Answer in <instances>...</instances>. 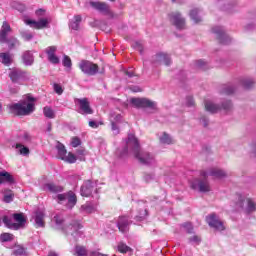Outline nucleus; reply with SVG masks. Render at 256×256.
<instances>
[{"label": "nucleus", "instance_id": "nucleus-1", "mask_svg": "<svg viewBox=\"0 0 256 256\" xmlns=\"http://www.w3.org/2000/svg\"><path fill=\"white\" fill-rule=\"evenodd\" d=\"M128 153L134 155L141 165H155V156L141 149L139 140L133 134H128L126 146L123 149L117 150L119 157H125Z\"/></svg>", "mask_w": 256, "mask_h": 256}, {"label": "nucleus", "instance_id": "nucleus-2", "mask_svg": "<svg viewBox=\"0 0 256 256\" xmlns=\"http://www.w3.org/2000/svg\"><path fill=\"white\" fill-rule=\"evenodd\" d=\"M8 108L10 109V113H13L14 115H31V113L35 112V98L28 94L24 100L10 104Z\"/></svg>", "mask_w": 256, "mask_h": 256}, {"label": "nucleus", "instance_id": "nucleus-50", "mask_svg": "<svg viewBox=\"0 0 256 256\" xmlns=\"http://www.w3.org/2000/svg\"><path fill=\"white\" fill-rule=\"evenodd\" d=\"M147 216V210H141V212L139 213V215L135 216V221H143V219H145V217Z\"/></svg>", "mask_w": 256, "mask_h": 256}, {"label": "nucleus", "instance_id": "nucleus-49", "mask_svg": "<svg viewBox=\"0 0 256 256\" xmlns=\"http://www.w3.org/2000/svg\"><path fill=\"white\" fill-rule=\"evenodd\" d=\"M13 197H14L13 192L8 191L4 195V198H3L4 203H11V201H13Z\"/></svg>", "mask_w": 256, "mask_h": 256}, {"label": "nucleus", "instance_id": "nucleus-14", "mask_svg": "<svg viewBox=\"0 0 256 256\" xmlns=\"http://www.w3.org/2000/svg\"><path fill=\"white\" fill-rule=\"evenodd\" d=\"M91 7L99 11L102 15H106L108 17H113V12L111 11V7L105 2H94L90 1Z\"/></svg>", "mask_w": 256, "mask_h": 256}, {"label": "nucleus", "instance_id": "nucleus-17", "mask_svg": "<svg viewBox=\"0 0 256 256\" xmlns=\"http://www.w3.org/2000/svg\"><path fill=\"white\" fill-rule=\"evenodd\" d=\"M171 23L176 26V29H185V18L179 12H172L168 15Z\"/></svg>", "mask_w": 256, "mask_h": 256}, {"label": "nucleus", "instance_id": "nucleus-45", "mask_svg": "<svg viewBox=\"0 0 256 256\" xmlns=\"http://www.w3.org/2000/svg\"><path fill=\"white\" fill-rule=\"evenodd\" d=\"M12 239L13 235L10 233H3L0 235V241H2V243H7V241H11Z\"/></svg>", "mask_w": 256, "mask_h": 256}, {"label": "nucleus", "instance_id": "nucleus-52", "mask_svg": "<svg viewBox=\"0 0 256 256\" xmlns=\"http://www.w3.org/2000/svg\"><path fill=\"white\" fill-rule=\"evenodd\" d=\"M182 227H184L187 233H193V224L186 222L182 224Z\"/></svg>", "mask_w": 256, "mask_h": 256}, {"label": "nucleus", "instance_id": "nucleus-37", "mask_svg": "<svg viewBox=\"0 0 256 256\" xmlns=\"http://www.w3.org/2000/svg\"><path fill=\"white\" fill-rule=\"evenodd\" d=\"M20 35H21L22 39L25 41H31V39H33V37H34V34L29 30L20 31Z\"/></svg>", "mask_w": 256, "mask_h": 256}, {"label": "nucleus", "instance_id": "nucleus-23", "mask_svg": "<svg viewBox=\"0 0 256 256\" xmlns=\"http://www.w3.org/2000/svg\"><path fill=\"white\" fill-rule=\"evenodd\" d=\"M11 33V25L4 21L0 30V43H7V35Z\"/></svg>", "mask_w": 256, "mask_h": 256}, {"label": "nucleus", "instance_id": "nucleus-43", "mask_svg": "<svg viewBox=\"0 0 256 256\" xmlns=\"http://www.w3.org/2000/svg\"><path fill=\"white\" fill-rule=\"evenodd\" d=\"M86 155H87V152H85V149H78L76 151V159H79V161H85Z\"/></svg>", "mask_w": 256, "mask_h": 256}, {"label": "nucleus", "instance_id": "nucleus-59", "mask_svg": "<svg viewBox=\"0 0 256 256\" xmlns=\"http://www.w3.org/2000/svg\"><path fill=\"white\" fill-rule=\"evenodd\" d=\"M134 47H135V49H137V51H139V53L141 55H143V44L142 43L136 42Z\"/></svg>", "mask_w": 256, "mask_h": 256}, {"label": "nucleus", "instance_id": "nucleus-51", "mask_svg": "<svg viewBox=\"0 0 256 256\" xmlns=\"http://www.w3.org/2000/svg\"><path fill=\"white\" fill-rule=\"evenodd\" d=\"M196 66L199 68V69H203L205 71V69H207V62H205V60H198L196 62Z\"/></svg>", "mask_w": 256, "mask_h": 256}, {"label": "nucleus", "instance_id": "nucleus-48", "mask_svg": "<svg viewBox=\"0 0 256 256\" xmlns=\"http://www.w3.org/2000/svg\"><path fill=\"white\" fill-rule=\"evenodd\" d=\"M76 254L78 256H87V250L83 246H76Z\"/></svg>", "mask_w": 256, "mask_h": 256}, {"label": "nucleus", "instance_id": "nucleus-24", "mask_svg": "<svg viewBox=\"0 0 256 256\" xmlns=\"http://www.w3.org/2000/svg\"><path fill=\"white\" fill-rule=\"evenodd\" d=\"M159 143L161 145H173L175 143V140L173 139V136L167 132H162L159 137Z\"/></svg>", "mask_w": 256, "mask_h": 256}, {"label": "nucleus", "instance_id": "nucleus-44", "mask_svg": "<svg viewBox=\"0 0 256 256\" xmlns=\"http://www.w3.org/2000/svg\"><path fill=\"white\" fill-rule=\"evenodd\" d=\"M185 107H195L193 96H187L184 102Z\"/></svg>", "mask_w": 256, "mask_h": 256}, {"label": "nucleus", "instance_id": "nucleus-34", "mask_svg": "<svg viewBox=\"0 0 256 256\" xmlns=\"http://www.w3.org/2000/svg\"><path fill=\"white\" fill-rule=\"evenodd\" d=\"M235 93V87L231 85H224L220 89V95H233Z\"/></svg>", "mask_w": 256, "mask_h": 256}, {"label": "nucleus", "instance_id": "nucleus-33", "mask_svg": "<svg viewBox=\"0 0 256 256\" xmlns=\"http://www.w3.org/2000/svg\"><path fill=\"white\" fill-rule=\"evenodd\" d=\"M15 148L17 149L18 153H20V155H24V157L31 153L29 147L23 145L22 143H17Z\"/></svg>", "mask_w": 256, "mask_h": 256}, {"label": "nucleus", "instance_id": "nucleus-9", "mask_svg": "<svg viewBox=\"0 0 256 256\" xmlns=\"http://www.w3.org/2000/svg\"><path fill=\"white\" fill-rule=\"evenodd\" d=\"M78 67L84 75H88L89 77H93V75L99 73V66L89 60H81Z\"/></svg>", "mask_w": 256, "mask_h": 256}, {"label": "nucleus", "instance_id": "nucleus-54", "mask_svg": "<svg viewBox=\"0 0 256 256\" xmlns=\"http://www.w3.org/2000/svg\"><path fill=\"white\" fill-rule=\"evenodd\" d=\"M190 243H195L196 245H199L201 243V238L197 235H194L189 238Z\"/></svg>", "mask_w": 256, "mask_h": 256}, {"label": "nucleus", "instance_id": "nucleus-12", "mask_svg": "<svg viewBox=\"0 0 256 256\" xmlns=\"http://www.w3.org/2000/svg\"><path fill=\"white\" fill-rule=\"evenodd\" d=\"M212 33L216 35V38L218 39L219 43L221 45H229L231 43V37L225 33V29L221 26H215L212 28Z\"/></svg>", "mask_w": 256, "mask_h": 256}, {"label": "nucleus", "instance_id": "nucleus-4", "mask_svg": "<svg viewBox=\"0 0 256 256\" xmlns=\"http://www.w3.org/2000/svg\"><path fill=\"white\" fill-rule=\"evenodd\" d=\"M205 109L208 113H219V111H233V102L231 100H223L220 104H217L211 100L205 101Z\"/></svg>", "mask_w": 256, "mask_h": 256}, {"label": "nucleus", "instance_id": "nucleus-26", "mask_svg": "<svg viewBox=\"0 0 256 256\" xmlns=\"http://www.w3.org/2000/svg\"><path fill=\"white\" fill-rule=\"evenodd\" d=\"M96 211H97V206H95V204L91 202H87L86 204H83L80 207L81 213L90 214V213H95Z\"/></svg>", "mask_w": 256, "mask_h": 256}, {"label": "nucleus", "instance_id": "nucleus-5", "mask_svg": "<svg viewBox=\"0 0 256 256\" xmlns=\"http://www.w3.org/2000/svg\"><path fill=\"white\" fill-rule=\"evenodd\" d=\"M209 176H202L200 172L199 178H194L190 181L191 189L194 191H199L200 193H209L211 191V184L208 180Z\"/></svg>", "mask_w": 256, "mask_h": 256}, {"label": "nucleus", "instance_id": "nucleus-64", "mask_svg": "<svg viewBox=\"0 0 256 256\" xmlns=\"http://www.w3.org/2000/svg\"><path fill=\"white\" fill-rule=\"evenodd\" d=\"M144 179L145 181H151L152 179H154V176L152 174H146Z\"/></svg>", "mask_w": 256, "mask_h": 256}, {"label": "nucleus", "instance_id": "nucleus-40", "mask_svg": "<svg viewBox=\"0 0 256 256\" xmlns=\"http://www.w3.org/2000/svg\"><path fill=\"white\" fill-rule=\"evenodd\" d=\"M6 43H8L9 49H15V47H19V45H21V43L15 37L10 38Z\"/></svg>", "mask_w": 256, "mask_h": 256}, {"label": "nucleus", "instance_id": "nucleus-57", "mask_svg": "<svg viewBox=\"0 0 256 256\" xmlns=\"http://www.w3.org/2000/svg\"><path fill=\"white\" fill-rule=\"evenodd\" d=\"M54 91L57 95H63V87L59 84H54Z\"/></svg>", "mask_w": 256, "mask_h": 256}, {"label": "nucleus", "instance_id": "nucleus-56", "mask_svg": "<svg viewBox=\"0 0 256 256\" xmlns=\"http://www.w3.org/2000/svg\"><path fill=\"white\" fill-rule=\"evenodd\" d=\"M72 147H79L81 145V139L74 137L71 141Z\"/></svg>", "mask_w": 256, "mask_h": 256}, {"label": "nucleus", "instance_id": "nucleus-27", "mask_svg": "<svg viewBox=\"0 0 256 256\" xmlns=\"http://www.w3.org/2000/svg\"><path fill=\"white\" fill-rule=\"evenodd\" d=\"M22 61L24 65H26L27 67H31V65H33L35 61V58L33 57V53H31V51L24 52V54L22 55Z\"/></svg>", "mask_w": 256, "mask_h": 256}, {"label": "nucleus", "instance_id": "nucleus-60", "mask_svg": "<svg viewBox=\"0 0 256 256\" xmlns=\"http://www.w3.org/2000/svg\"><path fill=\"white\" fill-rule=\"evenodd\" d=\"M23 141L24 143H30L31 142V136H29V134H24L23 135Z\"/></svg>", "mask_w": 256, "mask_h": 256}, {"label": "nucleus", "instance_id": "nucleus-62", "mask_svg": "<svg viewBox=\"0 0 256 256\" xmlns=\"http://www.w3.org/2000/svg\"><path fill=\"white\" fill-rule=\"evenodd\" d=\"M255 24H248L245 26V31H253L255 29Z\"/></svg>", "mask_w": 256, "mask_h": 256}, {"label": "nucleus", "instance_id": "nucleus-31", "mask_svg": "<svg viewBox=\"0 0 256 256\" xmlns=\"http://www.w3.org/2000/svg\"><path fill=\"white\" fill-rule=\"evenodd\" d=\"M190 18L194 23H201V10L199 9H193L190 11Z\"/></svg>", "mask_w": 256, "mask_h": 256}, {"label": "nucleus", "instance_id": "nucleus-7", "mask_svg": "<svg viewBox=\"0 0 256 256\" xmlns=\"http://www.w3.org/2000/svg\"><path fill=\"white\" fill-rule=\"evenodd\" d=\"M56 199L60 205H65L67 209H73L74 206L77 205V196L75 193H73V191L64 194H58Z\"/></svg>", "mask_w": 256, "mask_h": 256}, {"label": "nucleus", "instance_id": "nucleus-15", "mask_svg": "<svg viewBox=\"0 0 256 256\" xmlns=\"http://www.w3.org/2000/svg\"><path fill=\"white\" fill-rule=\"evenodd\" d=\"M74 101L76 105H79L80 113L82 115H93V109H91V105L87 98H76Z\"/></svg>", "mask_w": 256, "mask_h": 256}, {"label": "nucleus", "instance_id": "nucleus-8", "mask_svg": "<svg viewBox=\"0 0 256 256\" xmlns=\"http://www.w3.org/2000/svg\"><path fill=\"white\" fill-rule=\"evenodd\" d=\"M9 77L12 83H17L18 85H23L25 81H29V79H31L29 72L21 70L19 68L12 69L9 73Z\"/></svg>", "mask_w": 256, "mask_h": 256}, {"label": "nucleus", "instance_id": "nucleus-16", "mask_svg": "<svg viewBox=\"0 0 256 256\" xmlns=\"http://www.w3.org/2000/svg\"><path fill=\"white\" fill-rule=\"evenodd\" d=\"M152 64L155 67L163 64L169 67V65H171V57L169 56V54L158 53L152 57Z\"/></svg>", "mask_w": 256, "mask_h": 256}, {"label": "nucleus", "instance_id": "nucleus-20", "mask_svg": "<svg viewBox=\"0 0 256 256\" xmlns=\"http://www.w3.org/2000/svg\"><path fill=\"white\" fill-rule=\"evenodd\" d=\"M93 189H95V184H93V182H91V180H87L81 186L80 193H81L82 197H90L91 193H93Z\"/></svg>", "mask_w": 256, "mask_h": 256}, {"label": "nucleus", "instance_id": "nucleus-55", "mask_svg": "<svg viewBox=\"0 0 256 256\" xmlns=\"http://www.w3.org/2000/svg\"><path fill=\"white\" fill-rule=\"evenodd\" d=\"M235 5H237L235 2L228 4L226 6H224L222 9L223 11H228V13H231V11H233V8L235 7Z\"/></svg>", "mask_w": 256, "mask_h": 256}, {"label": "nucleus", "instance_id": "nucleus-19", "mask_svg": "<svg viewBox=\"0 0 256 256\" xmlns=\"http://www.w3.org/2000/svg\"><path fill=\"white\" fill-rule=\"evenodd\" d=\"M45 53L48 57V61L52 63V65H59V57L55 55L57 53V46H49L45 49Z\"/></svg>", "mask_w": 256, "mask_h": 256}, {"label": "nucleus", "instance_id": "nucleus-61", "mask_svg": "<svg viewBox=\"0 0 256 256\" xmlns=\"http://www.w3.org/2000/svg\"><path fill=\"white\" fill-rule=\"evenodd\" d=\"M111 117H113L114 121H116V123H119V121H121L122 116L121 114H116V115H111Z\"/></svg>", "mask_w": 256, "mask_h": 256}, {"label": "nucleus", "instance_id": "nucleus-3", "mask_svg": "<svg viewBox=\"0 0 256 256\" xmlns=\"http://www.w3.org/2000/svg\"><path fill=\"white\" fill-rule=\"evenodd\" d=\"M54 221L56 223V226L70 235L72 237L73 241H77L81 235H83L80 231L81 229V224L78 221H73L70 225H68L66 228L64 226L65 219H63V216L61 215H56L54 216Z\"/></svg>", "mask_w": 256, "mask_h": 256}, {"label": "nucleus", "instance_id": "nucleus-58", "mask_svg": "<svg viewBox=\"0 0 256 256\" xmlns=\"http://www.w3.org/2000/svg\"><path fill=\"white\" fill-rule=\"evenodd\" d=\"M111 129L114 135H119V126L115 122L111 123Z\"/></svg>", "mask_w": 256, "mask_h": 256}, {"label": "nucleus", "instance_id": "nucleus-18", "mask_svg": "<svg viewBox=\"0 0 256 256\" xmlns=\"http://www.w3.org/2000/svg\"><path fill=\"white\" fill-rule=\"evenodd\" d=\"M24 23L29 25V27H32V29H45L49 27V19L47 18H41L38 21L24 19Z\"/></svg>", "mask_w": 256, "mask_h": 256}, {"label": "nucleus", "instance_id": "nucleus-13", "mask_svg": "<svg viewBox=\"0 0 256 256\" xmlns=\"http://www.w3.org/2000/svg\"><path fill=\"white\" fill-rule=\"evenodd\" d=\"M206 223H208L209 227H212L216 231H225L223 221H220L219 216H217L215 213H212L206 217Z\"/></svg>", "mask_w": 256, "mask_h": 256}, {"label": "nucleus", "instance_id": "nucleus-10", "mask_svg": "<svg viewBox=\"0 0 256 256\" xmlns=\"http://www.w3.org/2000/svg\"><path fill=\"white\" fill-rule=\"evenodd\" d=\"M130 102L137 109H157V103L147 98H132Z\"/></svg>", "mask_w": 256, "mask_h": 256}, {"label": "nucleus", "instance_id": "nucleus-28", "mask_svg": "<svg viewBox=\"0 0 256 256\" xmlns=\"http://www.w3.org/2000/svg\"><path fill=\"white\" fill-rule=\"evenodd\" d=\"M81 21V15L74 16V18L69 23L70 29H73L74 31H79V25H81Z\"/></svg>", "mask_w": 256, "mask_h": 256}, {"label": "nucleus", "instance_id": "nucleus-53", "mask_svg": "<svg viewBox=\"0 0 256 256\" xmlns=\"http://www.w3.org/2000/svg\"><path fill=\"white\" fill-rule=\"evenodd\" d=\"M88 125L92 129H97V128H99V125H103V123L102 122H97V121H94V120H90Z\"/></svg>", "mask_w": 256, "mask_h": 256}, {"label": "nucleus", "instance_id": "nucleus-6", "mask_svg": "<svg viewBox=\"0 0 256 256\" xmlns=\"http://www.w3.org/2000/svg\"><path fill=\"white\" fill-rule=\"evenodd\" d=\"M13 219L16 221V223L13 222ZM13 219L9 218V216H4L3 223L6 225V227H8V229H13L14 231L21 229V227H24L25 223H27L23 213L13 214Z\"/></svg>", "mask_w": 256, "mask_h": 256}, {"label": "nucleus", "instance_id": "nucleus-30", "mask_svg": "<svg viewBox=\"0 0 256 256\" xmlns=\"http://www.w3.org/2000/svg\"><path fill=\"white\" fill-rule=\"evenodd\" d=\"M2 183H13V176L7 171L0 172V185Z\"/></svg>", "mask_w": 256, "mask_h": 256}, {"label": "nucleus", "instance_id": "nucleus-38", "mask_svg": "<svg viewBox=\"0 0 256 256\" xmlns=\"http://www.w3.org/2000/svg\"><path fill=\"white\" fill-rule=\"evenodd\" d=\"M256 210V203L253 201V199L249 198L247 200V213H253Z\"/></svg>", "mask_w": 256, "mask_h": 256}, {"label": "nucleus", "instance_id": "nucleus-22", "mask_svg": "<svg viewBox=\"0 0 256 256\" xmlns=\"http://www.w3.org/2000/svg\"><path fill=\"white\" fill-rule=\"evenodd\" d=\"M131 221H129V218L127 216H121L118 219L117 227L121 233H127L129 231V225Z\"/></svg>", "mask_w": 256, "mask_h": 256}, {"label": "nucleus", "instance_id": "nucleus-39", "mask_svg": "<svg viewBox=\"0 0 256 256\" xmlns=\"http://www.w3.org/2000/svg\"><path fill=\"white\" fill-rule=\"evenodd\" d=\"M12 7H13V9H16V11H19L20 13H23V11H25V9H27L25 4L18 2V1L13 2Z\"/></svg>", "mask_w": 256, "mask_h": 256}, {"label": "nucleus", "instance_id": "nucleus-41", "mask_svg": "<svg viewBox=\"0 0 256 256\" xmlns=\"http://www.w3.org/2000/svg\"><path fill=\"white\" fill-rule=\"evenodd\" d=\"M0 61H1L4 65H11V56H9L8 53H1V54H0Z\"/></svg>", "mask_w": 256, "mask_h": 256}, {"label": "nucleus", "instance_id": "nucleus-32", "mask_svg": "<svg viewBox=\"0 0 256 256\" xmlns=\"http://www.w3.org/2000/svg\"><path fill=\"white\" fill-rule=\"evenodd\" d=\"M240 85H242L244 89H251L255 85V81L252 78H241Z\"/></svg>", "mask_w": 256, "mask_h": 256}, {"label": "nucleus", "instance_id": "nucleus-63", "mask_svg": "<svg viewBox=\"0 0 256 256\" xmlns=\"http://www.w3.org/2000/svg\"><path fill=\"white\" fill-rule=\"evenodd\" d=\"M201 123H203L204 127H207L209 125V120L207 118L203 117L200 119Z\"/></svg>", "mask_w": 256, "mask_h": 256}, {"label": "nucleus", "instance_id": "nucleus-11", "mask_svg": "<svg viewBox=\"0 0 256 256\" xmlns=\"http://www.w3.org/2000/svg\"><path fill=\"white\" fill-rule=\"evenodd\" d=\"M202 177H213V179H225L227 172L221 168L213 167L207 170L201 171Z\"/></svg>", "mask_w": 256, "mask_h": 256}, {"label": "nucleus", "instance_id": "nucleus-21", "mask_svg": "<svg viewBox=\"0 0 256 256\" xmlns=\"http://www.w3.org/2000/svg\"><path fill=\"white\" fill-rule=\"evenodd\" d=\"M35 227H45V212L36 210L33 215Z\"/></svg>", "mask_w": 256, "mask_h": 256}, {"label": "nucleus", "instance_id": "nucleus-35", "mask_svg": "<svg viewBox=\"0 0 256 256\" xmlns=\"http://www.w3.org/2000/svg\"><path fill=\"white\" fill-rule=\"evenodd\" d=\"M43 114L47 119H55V111L52 107L46 106L43 108Z\"/></svg>", "mask_w": 256, "mask_h": 256}, {"label": "nucleus", "instance_id": "nucleus-46", "mask_svg": "<svg viewBox=\"0 0 256 256\" xmlns=\"http://www.w3.org/2000/svg\"><path fill=\"white\" fill-rule=\"evenodd\" d=\"M13 255H15V256H24L25 255V248H23L22 246H17L13 251Z\"/></svg>", "mask_w": 256, "mask_h": 256}, {"label": "nucleus", "instance_id": "nucleus-42", "mask_svg": "<svg viewBox=\"0 0 256 256\" xmlns=\"http://www.w3.org/2000/svg\"><path fill=\"white\" fill-rule=\"evenodd\" d=\"M118 251H119V253H127V252L131 251V248L129 246H127V244L120 242L118 244Z\"/></svg>", "mask_w": 256, "mask_h": 256}, {"label": "nucleus", "instance_id": "nucleus-25", "mask_svg": "<svg viewBox=\"0 0 256 256\" xmlns=\"http://www.w3.org/2000/svg\"><path fill=\"white\" fill-rule=\"evenodd\" d=\"M43 190L49 191V193H62L63 187L54 183H46L43 186Z\"/></svg>", "mask_w": 256, "mask_h": 256}, {"label": "nucleus", "instance_id": "nucleus-29", "mask_svg": "<svg viewBox=\"0 0 256 256\" xmlns=\"http://www.w3.org/2000/svg\"><path fill=\"white\" fill-rule=\"evenodd\" d=\"M58 158L63 161V159L67 156V149H65V145L58 142L56 145Z\"/></svg>", "mask_w": 256, "mask_h": 256}, {"label": "nucleus", "instance_id": "nucleus-47", "mask_svg": "<svg viewBox=\"0 0 256 256\" xmlns=\"http://www.w3.org/2000/svg\"><path fill=\"white\" fill-rule=\"evenodd\" d=\"M62 63H63V66L67 67L68 69H71L73 65V63L71 62V58L67 55H64Z\"/></svg>", "mask_w": 256, "mask_h": 256}, {"label": "nucleus", "instance_id": "nucleus-36", "mask_svg": "<svg viewBox=\"0 0 256 256\" xmlns=\"http://www.w3.org/2000/svg\"><path fill=\"white\" fill-rule=\"evenodd\" d=\"M62 161H65L66 163H77V156L71 152L68 153V155L64 156Z\"/></svg>", "mask_w": 256, "mask_h": 256}]
</instances>
